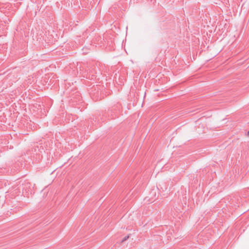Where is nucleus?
I'll return each mask as SVG.
<instances>
[{
    "instance_id": "f257e3e1",
    "label": "nucleus",
    "mask_w": 249,
    "mask_h": 249,
    "mask_svg": "<svg viewBox=\"0 0 249 249\" xmlns=\"http://www.w3.org/2000/svg\"><path fill=\"white\" fill-rule=\"evenodd\" d=\"M247 135H248V136L249 137V131L248 132Z\"/></svg>"
}]
</instances>
